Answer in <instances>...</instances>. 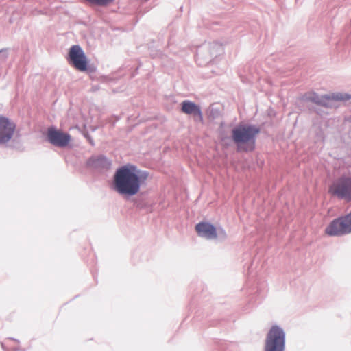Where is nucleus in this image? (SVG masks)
<instances>
[{
  "mask_svg": "<svg viewBox=\"0 0 351 351\" xmlns=\"http://www.w3.org/2000/svg\"><path fill=\"white\" fill-rule=\"evenodd\" d=\"M314 111H315L317 114H319V111H318L316 108H315V109H314Z\"/></svg>",
  "mask_w": 351,
  "mask_h": 351,
  "instance_id": "obj_23",
  "label": "nucleus"
},
{
  "mask_svg": "<svg viewBox=\"0 0 351 351\" xmlns=\"http://www.w3.org/2000/svg\"><path fill=\"white\" fill-rule=\"evenodd\" d=\"M3 53H5V57L6 58L8 55L6 53V49H2L0 50V54Z\"/></svg>",
  "mask_w": 351,
  "mask_h": 351,
  "instance_id": "obj_21",
  "label": "nucleus"
},
{
  "mask_svg": "<svg viewBox=\"0 0 351 351\" xmlns=\"http://www.w3.org/2000/svg\"><path fill=\"white\" fill-rule=\"evenodd\" d=\"M86 3L91 5V6H99L100 7V0H83Z\"/></svg>",
  "mask_w": 351,
  "mask_h": 351,
  "instance_id": "obj_17",
  "label": "nucleus"
},
{
  "mask_svg": "<svg viewBox=\"0 0 351 351\" xmlns=\"http://www.w3.org/2000/svg\"><path fill=\"white\" fill-rule=\"evenodd\" d=\"M66 60L71 66L79 71L91 74L97 71L96 66L90 63V60L79 45H73L69 48Z\"/></svg>",
  "mask_w": 351,
  "mask_h": 351,
  "instance_id": "obj_4",
  "label": "nucleus"
},
{
  "mask_svg": "<svg viewBox=\"0 0 351 351\" xmlns=\"http://www.w3.org/2000/svg\"><path fill=\"white\" fill-rule=\"evenodd\" d=\"M286 333L277 324L272 325L266 334L263 351H285Z\"/></svg>",
  "mask_w": 351,
  "mask_h": 351,
  "instance_id": "obj_5",
  "label": "nucleus"
},
{
  "mask_svg": "<svg viewBox=\"0 0 351 351\" xmlns=\"http://www.w3.org/2000/svg\"><path fill=\"white\" fill-rule=\"evenodd\" d=\"M344 123L345 124L349 123V124H350V127H351V114L346 116L344 117Z\"/></svg>",
  "mask_w": 351,
  "mask_h": 351,
  "instance_id": "obj_20",
  "label": "nucleus"
},
{
  "mask_svg": "<svg viewBox=\"0 0 351 351\" xmlns=\"http://www.w3.org/2000/svg\"><path fill=\"white\" fill-rule=\"evenodd\" d=\"M261 128L255 124L239 123L231 130L230 139L239 152H252L256 149L257 135Z\"/></svg>",
  "mask_w": 351,
  "mask_h": 351,
  "instance_id": "obj_2",
  "label": "nucleus"
},
{
  "mask_svg": "<svg viewBox=\"0 0 351 351\" xmlns=\"http://www.w3.org/2000/svg\"><path fill=\"white\" fill-rule=\"evenodd\" d=\"M134 207L138 210H152V204L143 197H136L132 199Z\"/></svg>",
  "mask_w": 351,
  "mask_h": 351,
  "instance_id": "obj_14",
  "label": "nucleus"
},
{
  "mask_svg": "<svg viewBox=\"0 0 351 351\" xmlns=\"http://www.w3.org/2000/svg\"><path fill=\"white\" fill-rule=\"evenodd\" d=\"M330 237H341L351 233V211L332 219L325 228Z\"/></svg>",
  "mask_w": 351,
  "mask_h": 351,
  "instance_id": "obj_7",
  "label": "nucleus"
},
{
  "mask_svg": "<svg viewBox=\"0 0 351 351\" xmlns=\"http://www.w3.org/2000/svg\"><path fill=\"white\" fill-rule=\"evenodd\" d=\"M223 51L221 43L217 41L212 43H204L198 46L196 51L197 61L202 60L199 64H206L217 57Z\"/></svg>",
  "mask_w": 351,
  "mask_h": 351,
  "instance_id": "obj_8",
  "label": "nucleus"
},
{
  "mask_svg": "<svg viewBox=\"0 0 351 351\" xmlns=\"http://www.w3.org/2000/svg\"><path fill=\"white\" fill-rule=\"evenodd\" d=\"M43 135L47 142L60 148L66 147L71 141L69 133L58 129L55 125L48 127Z\"/></svg>",
  "mask_w": 351,
  "mask_h": 351,
  "instance_id": "obj_9",
  "label": "nucleus"
},
{
  "mask_svg": "<svg viewBox=\"0 0 351 351\" xmlns=\"http://www.w3.org/2000/svg\"><path fill=\"white\" fill-rule=\"evenodd\" d=\"M216 234L215 239H217L220 242L225 241L227 238V234L222 228H216Z\"/></svg>",
  "mask_w": 351,
  "mask_h": 351,
  "instance_id": "obj_15",
  "label": "nucleus"
},
{
  "mask_svg": "<svg viewBox=\"0 0 351 351\" xmlns=\"http://www.w3.org/2000/svg\"><path fill=\"white\" fill-rule=\"evenodd\" d=\"M299 99L304 102H311L317 106L331 109L335 107V101H346L351 99V94L336 92L320 95L313 91L303 94Z\"/></svg>",
  "mask_w": 351,
  "mask_h": 351,
  "instance_id": "obj_3",
  "label": "nucleus"
},
{
  "mask_svg": "<svg viewBox=\"0 0 351 351\" xmlns=\"http://www.w3.org/2000/svg\"><path fill=\"white\" fill-rule=\"evenodd\" d=\"M171 39H172L171 38H169V42H168L169 45H170V43H171Z\"/></svg>",
  "mask_w": 351,
  "mask_h": 351,
  "instance_id": "obj_24",
  "label": "nucleus"
},
{
  "mask_svg": "<svg viewBox=\"0 0 351 351\" xmlns=\"http://www.w3.org/2000/svg\"><path fill=\"white\" fill-rule=\"evenodd\" d=\"M10 339L13 340V341H15L16 342H19V340L16 339H14V338H10Z\"/></svg>",
  "mask_w": 351,
  "mask_h": 351,
  "instance_id": "obj_22",
  "label": "nucleus"
},
{
  "mask_svg": "<svg viewBox=\"0 0 351 351\" xmlns=\"http://www.w3.org/2000/svg\"><path fill=\"white\" fill-rule=\"evenodd\" d=\"M16 123L9 117L0 114V145H7L13 138Z\"/></svg>",
  "mask_w": 351,
  "mask_h": 351,
  "instance_id": "obj_11",
  "label": "nucleus"
},
{
  "mask_svg": "<svg viewBox=\"0 0 351 351\" xmlns=\"http://www.w3.org/2000/svg\"><path fill=\"white\" fill-rule=\"evenodd\" d=\"M180 110L182 113L198 117L199 121H203V114L199 105L190 100H184L180 104Z\"/></svg>",
  "mask_w": 351,
  "mask_h": 351,
  "instance_id": "obj_13",
  "label": "nucleus"
},
{
  "mask_svg": "<svg viewBox=\"0 0 351 351\" xmlns=\"http://www.w3.org/2000/svg\"><path fill=\"white\" fill-rule=\"evenodd\" d=\"M316 136H317V139H320L322 141H324V132H322V130L321 129H319L317 132H316Z\"/></svg>",
  "mask_w": 351,
  "mask_h": 351,
  "instance_id": "obj_19",
  "label": "nucleus"
},
{
  "mask_svg": "<svg viewBox=\"0 0 351 351\" xmlns=\"http://www.w3.org/2000/svg\"><path fill=\"white\" fill-rule=\"evenodd\" d=\"M84 166L90 172L100 174L110 169L112 160L103 154H95L87 158Z\"/></svg>",
  "mask_w": 351,
  "mask_h": 351,
  "instance_id": "obj_10",
  "label": "nucleus"
},
{
  "mask_svg": "<svg viewBox=\"0 0 351 351\" xmlns=\"http://www.w3.org/2000/svg\"><path fill=\"white\" fill-rule=\"evenodd\" d=\"M208 53V51H204V54H207Z\"/></svg>",
  "mask_w": 351,
  "mask_h": 351,
  "instance_id": "obj_25",
  "label": "nucleus"
},
{
  "mask_svg": "<svg viewBox=\"0 0 351 351\" xmlns=\"http://www.w3.org/2000/svg\"><path fill=\"white\" fill-rule=\"evenodd\" d=\"M328 193L340 200L351 202V176L342 175L335 179L328 187Z\"/></svg>",
  "mask_w": 351,
  "mask_h": 351,
  "instance_id": "obj_6",
  "label": "nucleus"
},
{
  "mask_svg": "<svg viewBox=\"0 0 351 351\" xmlns=\"http://www.w3.org/2000/svg\"><path fill=\"white\" fill-rule=\"evenodd\" d=\"M84 138L88 141V143L91 145V146H95V142L93 138L91 137L88 132H85L83 133Z\"/></svg>",
  "mask_w": 351,
  "mask_h": 351,
  "instance_id": "obj_16",
  "label": "nucleus"
},
{
  "mask_svg": "<svg viewBox=\"0 0 351 351\" xmlns=\"http://www.w3.org/2000/svg\"><path fill=\"white\" fill-rule=\"evenodd\" d=\"M195 230L197 235L206 240L216 239V226L210 221H202L195 226Z\"/></svg>",
  "mask_w": 351,
  "mask_h": 351,
  "instance_id": "obj_12",
  "label": "nucleus"
},
{
  "mask_svg": "<svg viewBox=\"0 0 351 351\" xmlns=\"http://www.w3.org/2000/svg\"><path fill=\"white\" fill-rule=\"evenodd\" d=\"M1 346H2L3 349H4V345H3V343H1Z\"/></svg>",
  "mask_w": 351,
  "mask_h": 351,
  "instance_id": "obj_26",
  "label": "nucleus"
},
{
  "mask_svg": "<svg viewBox=\"0 0 351 351\" xmlns=\"http://www.w3.org/2000/svg\"><path fill=\"white\" fill-rule=\"evenodd\" d=\"M115 0H100V7H106L113 3Z\"/></svg>",
  "mask_w": 351,
  "mask_h": 351,
  "instance_id": "obj_18",
  "label": "nucleus"
},
{
  "mask_svg": "<svg viewBox=\"0 0 351 351\" xmlns=\"http://www.w3.org/2000/svg\"><path fill=\"white\" fill-rule=\"evenodd\" d=\"M149 175L147 171L139 169L136 165L127 163L116 169L111 189L124 199L128 200L137 195Z\"/></svg>",
  "mask_w": 351,
  "mask_h": 351,
  "instance_id": "obj_1",
  "label": "nucleus"
}]
</instances>
